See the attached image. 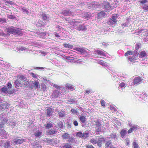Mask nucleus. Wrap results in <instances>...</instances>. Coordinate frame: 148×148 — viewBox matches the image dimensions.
I'll return each mask as SVG.
<instances>
[{
	"label": "nucleus",
	"instance_id": "58836bf2",
	"mask_svg": "<svg viewBox=\"0 0 148 148\" xmlns=\"http://www.w3.org/2000/svg\"><path fill=\"white\" fill-rule=\"evenodd\" d=\"M118 16L117 14H114L112 15L111 18L112 19L115 20V21H117L116 20V18Z\"/></svg>",
	"mask_w": 148,
	"mask_h": 148
},
{
	"label": "nucleus",
	"instance_id": "6e6552de",
	"mask_svg": "<svg viewBox=\"0 0 148 148\" xmlns=\"http://www.w3.org/2000/svg\"><path fill=\"white\" fill-rule=\"evenodd\" d=\"M56 132V129H51L47 131L46 132V134L47 135H51L55 134Z\"/></svg>",
	"mask_w": 148,
	"mask_h": 148
},
{
	"label": "nucleus",
	"instance_id": "864d4df0",
	"mask_svg": "<svg viewBox=\"0 0 148 148\" xmlns=\"http://www.w3.org/2000/svg\"><path fill=\"white\" fill-rule=\"evenodd\" d=\"M8 88H11L12 87V85L10 82H8L7 85Z\"/></svg>",
	"mask_w": 148,
	"mask_h": 148
},
{
	"label": "nucleus",
	"instance_id": "aec40b11",
	"mask_svg": "<svg viewBox=\"0 0 148 148\" xmlns=\"http://www.w3.org/2000/svg\"><path fill=\"white\" fill-rule=\"evenodd\" d=\"M112 147V145L110 141H108L106 142L105 145L106 148H111Z\"/></svg>",
	"mask_w": 148,
	"mask_h": 148
},
{
	"label": "nucleus",
	"instance_id": "4468645a",
	"mask_svg": "<svg viewBox=\"0 0 148 148\" xmlns=\"http://www.w3.org/2000/svg\"><path fill=\"white\" fill-rule=\"evenodd\" d=\"M25 140L23 139H15L14 140V142L16 144H22L25 141Z\"/></svg>",
	"mask_w": 148,
	"mask_h": 148
},
{
	"label": "nucleus",
	"instance_id": "473e14b6",
	"mask_svg": "<svg viewBox=\"0 0 148 148\" xmlns=\"http://www.w3.org/2000/svg\"><path fill=\"white\" fill-rule=\"evenodd\" d=\"M63 148H72L71 145L68 143H65L63 146Z\"/></svg>",
	"mask_w": 148,
	"mask_h": 148
},
{
	"label": "nucleus",
	"instance_id": "338daca9",
	"mask_svg": "<svg viewBox=\"0 0 148 148\" xmlns=\"http://www.w3.org/2000/svg\"><path fill=\"white\" fill-rule=\"evenodd\" d=\"M71 112L73 113H77V111L75 109H72L71 110Z\"/></svg>",
	"mask_w": 148,
	"mask_h": 148
},
{
	"label": "nucleus",
	"instance_id": "052dcab7",
	"mask_svg": "<svg viewBox=\"0 0 148 148\" xmlns=\"http://www.w3.org/2000/svg\"><path fill=\"white\" fill-rule=\"evenodd\" d=\"M73 124L75 126H77L78 125V123L76 120L74 121L73 122Z\"/></svg>",
	"mask_w": 148,
	"mask_h": 148
},
{
	"label": "nucleus",
	"instance_id": "c03bdc74",
	"mask_svg": "<svg viewBox=\"0 0 148 148\" xmlns=\"http://www.w3.org/2000/svg\"><path fill=\"white\" fill-rule=\"evenodd\" d=\"M101 104L102 106L104 107L106 105V102L105 101L102 99H101L100 101Z\"/></svg>",
	"mask_w": 148,
	"mask_h": 148
},
{
	"label": "nucleus",
	"instance_id": "cd10ccee",
	"mask_svg": "<svg viewBox=\"0 0 148 148\" xmlns=\"http://www.w3.org/2000/svg\"><path fill=\"white\" fill-rule=\"evenodd\" d=\"M146 55V53L144 51H141L139 55V57L141 58H143V57H145Z\"/></svg>",
	"mask_w": 148,
	"mask_h": 148
},
{
	"label": "nucleus",
	"instance_id": "79ce46f5",
	"mask_svg": "<svg viewBox=\"0 0 148 148\" xmlns=\"http://www.w3.org/2000/svg\"><path fill=\"white\" fill-rule=\"evenodd\" d=\"M76 135L77 136L82 138V137L83 133L82 132H78L77 133Z\"/></svg>",
	"mask_w": 148,
	"mask_h": 148
},
{
	"label": "nucleus",
	"instance_id": "4d7b16f0",
	"mask_svg": "<svg viewBox=\"0 0 148 148\" xmlns=\"http://www.w3.org/2000/svg\"><path fill=\"white\" fill-rule=\"evenodd\" d=\"M140 44H136L135 45V49L136 50H138L140 48Z\"/></svg>",
	"mask_w": 148,
	"mask_h": 148
},
{
	"label": "nucleus",
	"instance_id": "20e7f679",
	"mask_svg": "<svg viewBox=\"0 0 148 148\" xmlns=\"http://www.w3.org/2000/svg\"><path fill=\"white\" fill-rule=\"evenodd\" d=\"M46 142L47 143L49 144H52L53 145L55 144V143L56 144L57 143V138H55V139H49L48 138H47L46 140Z\"/></svg>",
	"mask_w": 148,
	"mask_h": 148
},
{
	"label": "nucleus",
	"instance_id": "774afa93",
	"mask_svg": "<svg viewBox=\"0 0 148 148\" xmlns=\"http://www.w3.org/2000/svg\"><path fill=\"white\" fill-rule=\"evenodd\" d=\"M53 87H55L57 89H60V87L59 86L57 85H54L53 86Z\"/></svg>",
	"mask_w": 148,
	"mask_h": 148
},
{
	"label": "nucleus",
	"instance_id": "9b49d317",
	"mask_svg": "<svg viewBox=\"0 0 148 148\" xmlns=\"http://www.w3.org/2000/svg\"><path fill=\"white\" fill-rule=\"evenodd\" d=\"M53 112V110L52 108H50L47 110V114L48 117H50Z\"/></svg>",
	"mask_w": 148,
	"mask_h": 148
},
{
	"label": "nucleus",
	"instance_id": "4be33fe9",
	"mask_svg": "<svg viewBox=\"0 0 148 148\" xmlns=\"http://www.w3.org/2000/svg\"><path fill=\"white\" fill-rule=\"evenodd\" d=\"M46 85L44 83H42L41 84V90L43 91H45L46 90Z\"/></svg>",
	"mask_w": 148,
	"mask_h": 148
},
{
	"label": "nucleus",
	"instance_id": "f257e3e1",
	"mask_svg": "<svg viewBox=\"0 0 148 148\" xmlns=\"http://www.w3.org/2000/svg\"><path fill=\"white\" fill-rule=\"evenodd\" d=\"M142 78L140 76H138L134 78L133 80V83L134 85L138 84L141 83Z\"/></svg>",
	"mask_w": 148,
	"mask_h": 148
},
{
	"label": "nucleus",
	"instance_id": "39448f33",
	"mask_svg": "<svg viewBox=\"0 0 148 148\" xmlns=\"http://www.w3.org/2000/svg\"><path fill=\"white\" fill-rule=\"evenodd\" d=\"M79 119L81 122L83 123H84L87 122L86 117L84 114H82L79 117Z\"/></svg>",
	"mask_w": 148,
	"mask_h": 148
},
{
	"label": "nucleus",
	"instance_id": "4c0bfd02",
	"mask_svg": "<svg viewBox=\"0 0 148 148\" xmlns=\"http://www.w3.org/2000/svg\"><path fill=\"white\" fill-rule=\"evenodd\" d=\"M68 139V142L69 143H72L75 140V138L73 137H71L69 136Z\"/></svg>",
	"mask_w": 148,
	"mask_h": 148
},
{
	"label": "nucleus",
	"instance_id": "bf43d9fd",
	"mask_svg": "<svg viewBox=\"0 0 148 148\" xmlns=\"http://www.w3.org/2000/svg\"><path fill=\"white\" fill-rule=\"evenodd\" d=\"M58 126L60 128H63V124L61 122L59 123Z\"/></svg>",
	"mask_w": 148,
	"mask_h": 148
},
{
	"label": "nucleus",
	"instance_id": "f704fd0d",
	"mask_svg": "<svg viewBox=\"0 0 148 148\" xmlns=\"http://www.w3.org/2000/svg\"><path fill=\"white\" fill-rule=\"evenodd\" d=\"M63 14L65 16H69L71 14V13L69 11L65 10L63 12Z\"/></svg>",
	"mask_w": 148,
	"mask_h": 148
},
{
	"label": "nucleus",
	"instance_id": "1a4fd4ad",
	"mask_svg": "<svg viewBox=\"0 0 148 148\" xmlns=\"http://www.w3.org/2000/svg\"><path fill=\"white\" fill-rule=\"evenodd\" d=\"M117 21H115L111 19L107 22V23L109 25L113 26L115 25L117 23Z\"/></svg>",
	"mask_w": 148,
	"mask_h": 148
},
{
	"label": "nucleus",
	"instance_id": "a19ab883",
	"mask_svg": "<svg viewBox=\"0 0 148 148\" xmlns=\"http://www.w3.org/2000/svg\"><path fill=\"white\" fill-rule=\"evenodd\" d=\"M133 52L132 51H127L125 54V56H127L128 55H130L132 54Z\"/></svg>",
	"mask_w": 148,
	"mask_h": 148
},
{
	"label": "nucleus",
	"instance_id": "0eeeda50",
	"mask_svg": "<svg viewBox=\"0 0 148 148\" xmlns=\"http://www.w3.org/2000/svg\"><path fill=\"white\" fill-rule=\"evenodd\" d=\"M33 83V87H31V88L32 89L34 88L35 89H38L39 86L40 85L39 82L37 80H36L34 81Z\"/></svg>",
	"mask_w": 148,
	"mask_h": 148
},
{
	"label": "nucleus",
	"instance_id": "5fc2aeb1",
	"mask_svg": "<svg viewBox=\"0 0 148 148\" xmlns=\"http://www.w3.org/2000/svg\"><path fill=\"white\" fill-rule=\"evenodd\" d=\"M7 17L8 18L11 19H13L15 18V17L14 16L12 15H10L7 16Z\"/></svg>",
	"mask_w": 148,
	"mask_h": 148
},
{
	"label": "nucleus",
	"instance_id": "603ef678",
	"mask_svg": "<svg viewBox=\"0 0 148 148\" xmlns=\"http://www.w3.org/2000/svg\"><path fill=\"white\" fill-rule=\"evenodd\" d=\"M92 92V91L91 90H85V93L87 94H89V93H91Z\"/></svg>",
	"mask_w": 148,
	"mask_h": 148
},
{
	"label": "nucleus",
	"instance_id": "0e129e2a",
	"mask_svg": "<svg viewBox=\"0 0 148 148\" xmlns=\"http://www.w3.org/2000/svg\"><path fill=\"white\" fill-rule=\"evenodd\" d=\"M125 85V84L124 83V82H122L121 83L120 85H119V86L121 87H124Z\"/></svg>",
	"mask_w": 148,
	"mask_h": 148
},
{
	"label": "nucleus",
	"instance_id": "b1692460",
	"mask_svg": "<svg viewBox=\"0 0 148 148\" xmlns=\"http://www.w3.org/2000/svg\"><path fill=\"white\" fill-rule=\"evenodd\" d=\"M53 125L52 123H49L47 124L44 125L45 128L47 129H49L50 128H51L52 127Z\"/></svg>",
	"mask_w": 148,
	"mask_h": 148
},
{
	"label": "nucleus",
	"instance_id": "7ed1b4c3",
	"mask_svg": "<svg viewBox=\"0 0 148 148\" xmlns=\"http://www.w3.org/2000/svg\"><path fill=\"white\" fill-rule=\"evenodd\" d=\"M14 83L16 88H18L19 87H22V81L17 79L15 81Z\"/></svg>",
	"mask_w": 148,
	"mask_h": 148
},
{
	"label": "nucleus",
	"instance_id": "a878e982",
	"mask_svg": "<svg viewBox=\"0 0 148 148\" xmlns=\"http://www.w3.org/2000/svg\"><path fill=\"white\" fill-rule=\"evenodd\" d=\"M58 115L60 117H63L65 115V112L63 111H61L58 112Z\"/></svg>",
	"mask_w": 148,
	"mask_h": 148
},
{
	"label": "nucleus",
	"instance_id": "f3484780",
	"mask_svg": "<svg viewBox=\"0 0 148 148\" xmlns=\"http://www.w3.org/2000/svg\"><path fill=\"white\" fill-rule=\"evenodd\" d=\"M77 29L79 31H83L86 29L85 26L83 25H79L76 27Z\"/></svg>",
	"mask_w": 148,
	"mask_h": 148
},
{
	"label": "nucleus",
	"instance_id": "bb28decb",
	"mask_svg": "<svg viewBox=\"0 0 148 148\" xmlns=\"http://www.w3.org/2000/svg\"><path fill=\"white\" fill-rule=\"evenodd\" d=\"M41 16L42 17L43 20L44 21H47L49 19V17L47 16L45 14H42Z\"/></svg>",
	"mask_w": 148,
	"mask_h": 148
},
{
	"label": "nucleus",
	"instance_id": "09e8293b",
	"mask_svg": "<svg viewBox=\"0 0 148 148\" xmlns=\"http://www.w3.org/2000/svg\"><path fill=\"white\" fill-rule=\"evenodd\" d=\"M110 136L111 138L115 139V138H116V133L114 134H111L110 135Z\"/></svg>",
	"mask_w": 148,
	"mask_h": 148
},
{
	"label": "nucleus",
	"instance_id": "6e6d98bb",
	"mask_svg": "<svg viewBox=\"0 0 148 148\" xmlns=\"http://www.w3.org/2000/svg\"><path fill=\"white\" fill-rule=\"evenodd\" d=\"M26 49V48L25 47H19L18 48V50L19 51H22L23 50H25Z\"/></svg>",
	"mask_w": 148,
	"mask_h": 148
},
{
	"label": "nucleus",
	"instance_id": "13d9d810",
	"mask_svg": "<svg viewBox=\"0 0 148 148\" xmlns=\"http://www.w3.org/2000/svg\"><path fill=\"white\" fill-rule=\"evenodd\" d=\"M67 128L68 129L70 128L71 127V123L69 122L67 123Z\"/></svg>",
	"mask_w": 148,
	"mask_h": 148
},
{
	"label": "nucleus",
	"instance_id": "a18cd8bd",
	"mask_svg": "<svg viewBox=\"0 0 148 148\" xmlns=\"http://www.w3.org/2000/svg\"><path fill=\"white\" fill-rule=\"evenodd\" d=\"M90 142L93 144H95L97 143V141L95 139H92L90 140Z\"/></svg>",
	"mask_w": 148,
	"mask_h": 148
},
{
	"label": "nucleus",
	"instance_id": "f03ea898",
	"mask_svg": "<svg viewBox=\"0 0 148 148\" xmlns=\"http://www.w3.org/2000/svg\"><path fill=\"white\" fill-rule=\"evenodd\" d=\"M60 94V91L58 90H55L53 92L51 96L52 98L55 99L58 97Z\"/></svg>",
	"mask_w": 148,
	"mask_h": 148
},
{
	"label": "nucleus",
	"instance_id": "37998d69",
	"mask_svg": "<svg viewBox=\"0 0 148 148\" xmlns=\"http://www.w3.org/2000/svg\"><path fill=\"white\" fill-rule=\"evenodd\" d=\"M133 145L134 148H138L139 147L137 143L136 142H133Z\"/></svg>",
	"mask_w": 148,
	"mask_h": 148
},
{
	"label": "nucleus",
	"instance_id": "680f3d73",
	"mask_svg": "<svg viewBox=\"0 0 148 148\" xmlns=\"http://www.w3.org/2000/svg\"><path fill=\"white\" fill-rule=\"evenodd\" d=\"M132 128V129L133 131H136L138 129V128L136 126H132L131 127Z\"/></svg>",
	"mask_w": 148,
	"mask_h": 148
},
{
	"label": "nucleus",
	"instance_id": "7c9ffc66",
	"mask_svg": "<svg viewBox=\"0 0 148 148\" xmlns=\"http://www.w3.org/2000/svg\"><path fill=\"white\" fill-rule=\"evenodd\" d=\"M33 147L34 148H40L41 146L37 144V142H34L33 143Z\"/></svg>",
	"mask_w": 148,
	"mask_h": 148
},
{
	"label": "nucleus",
	"instance_id": "a211bd4d",
	"mask_svg": "<svg viewBox=\"0 0 148 148\" xmlns=\"http://www.w3.org/2000/svg\"><path fill=\"white\" fill-rule=\"evenodd\" d=\"M0 91L4 93H8V90L6 86H5L2 87L0 89Z\"/></svg>",
	"mask_w": 148,
	"mask_h": 148
},
{
	"label": "nucleus",
	"instance_id": "412c9836",
	"mask_svg": "<svg viewBox=\"0 0 148 148\" xmlns=\"http://www.w3.org/2000/svg\"><path fill=\"white\" fill-rule=\"evenodd\" d=\"M126 131L125 130H123L121 131L120 132L121 136L122 138L125 137V136L126 135Z\"/></svg>",
	"mask_w": 148,
	"mask_h": 148
},
{
	"label": "nucleus",
	"instance_id": "ddd939ff",
	"mask_svg": "<svg viewBox=\"0 0 148 148\" xmlns=\"http://www.w3.org/2000/svg\"><path fill=\"white\" fill-rule=\"evenodd\" d=\"M66 89L69 90H71V91L74 90V88L73 85L70 84H67L65 85Z\"/></svg>",
	"mask_w": 148,
	"mask_h": 148
},
{
	"label": "nucleus",
	"instance_id": "c756f323",
	"mask_svg": "<svg viewBox=\"0 0 148 148\" xmlns=\"http://www.w3.org/2000/svg\"><path fill=\"white\" fill-rule=\"evenodd\" d=\"M42 134V132H40L39 131H37L34 134L35 136L37 138L39 137Z\"/></svg>",
	"mask_w": 148,
	"mask_h": 148
},
{
	"label": "nucleus",
	"instance_id": "e2e57ef3",
	"mask_svg": "<svg viewBox=\"0 0 148 148\" xmlns=\"http://www.w3.org/2000/svg\"><path fill=\"white\" fill-rule=\"evenodd\" d=\"M6 20L5 19H3L1 18H0V22H2L3 23H6Z\"/></svg>",
	"mask_w": 148,
	"mask_h": 148
},
{
	"label": "nucleus",
	"instance_id": "9d476101",
	"mask_svg": "<svg viewBox=\"0 0 148 148\" xmlns=\"http://www.w3.org/2000/svg\"><path fill=\"white\" fill-rule=\"evenodd\" d=\"M7 31L8 33L13 34L15 32V29L13 27H9L7 28Z\"/></svg>",
	"mask_w": 148,
	"mask_h": 148
},
{
	"label": "nucleus",
	"instance_id": "c9c22d12",
	"mask_svg": "<svg viewBox=\"0 0 148 148\" xmlns=\"http://www.w3.org/2000/svg\"><path fill=\"white\" fill-rule=\"evenodd\" d=\"M89 134L87 133H83L82 137V138L85 139L89 136Z\"/></svg>",
	"mask_w": 148,
	"mask_h": 148
},
{
	"label": "nucleus",
	"instance_id": "e433bc0d",
	"mask_svg": "<svg viewBox=\"0 0 148 148\" xmlns=\"http://www.w3.org/2000/svg\"><path fill=\"white\" fill-rule=\"evenodd\" d=\"M14 33H16L17 34L19 35H20L22 34L21 30H20L18 28L15 29V31Z\"/></svg>",
	"mask_w": 148,
	"mask_h": 148
},
{
	"label": "nucleus",
	"instance_id": "f8f14e48",
	"mask_svg": "<svg viewBox=\"0 0 148 148\" xmlns=\"http://www.w3.org/2000/svg\"><path fill=\"white\" fill-rule=\"evenodd\" d=\"M74 49L82 53H85L86 52V50L84 47H75Z\"/></svg>",
	"mask_w": 148,
	"mask_h": 148
},
{
	"label": "nucleus",
	"instance_id": "423d86ee",
	"mask_svg": "<svg viewBox=\"0 0 148 148\" xmlns=\"http://www.w3.org/2000/svg\"><path fill=\"white\" fill-rule=\"evenodd\" d=\"M105 141V140L104 138H99L97 141V145L99 147H101L102 146V143H103Z\"/></svg>",
	"mask_w": 148,
	"mask_h": 148
},
{
	"label": "nucleus",
	"instance_id": "c85d7f7f",
	"mask_svg": "<svg viewBox=\"0 0 148 148\" xmlns=\"http://www.w3.org/2000/svg\"><path fill=\"white\" fill-rule=\"evenodd\" d=\"M64 46L66 48L72 49L73 47V46L69 44H68L65 42L63 44Z\"/></svg>",
	"mask_w": 148,
	"mask_h": 148
},
{
	"label": "nucleus",
	"instance_id": "72a5a7b5",
	"mask_svg": "<svg viewBox=\"0 0 148 148\" xmlns=\"http://www.w3.org/2000/svg\"><path fill=\"white\" fill-rule=\"evenodd\" d=\"M95 125L97 127H101V124L100 123V121L99 120H97L96 121H95Z\"/></svg>",
	"mask_w": 148,
	"mask_h": 148
},
{
	"label": "nucleus",
	"instance_id": "2f4dec72",
	"mask_svg": "<svg viewBox=\"0 0 148 148\" xmlns=\"http://www.w3.org/2000/svg\"><path fill=\"white\" fill-rule=\"evenodd\" d=\"M105 16V13L104 11H101L98 14V16L100 18L104 17Z\"/></svg>",
	"mask_w": 148,
	"mask_h": 148
},
{
	"label": "nucleus",
	"instance_id": "ea45409f",
	"mask_svg": "<svg viewBox=\"0 0 148 148\" xmlns=\"http://www.w3.org/2000/svg\"><path fill=\"white\" fill-rule=\"evenodd\" d=\"M143 9L145 12L148 11V5H144L143 7Z\"/></svg>",
	"mask_w": 148,
	"mask_h": 148
},
{
	"label": "nucleus",
	"instance_id": "6ab92c4d",
	"mask_svg": "<svg viewBox=\"0 0 148 148\" xmlns=\"http://www.w3.org/2000/svg\"><path fill=\"white\" fill-rule=\"evenodd\" d=\"M17 78L18 79L23 80L26 79V77L23 75L21 74L18 75L16 76Z\"/></svg>",
	"mask_w": 148,
	"mask_h": 148
},
{
	"label": "nucleus",
	"instance_id": "de8ad7c7",
	"mask_svg": "<svg viewBox=\"0 0 148 148\" xmlns=\"http://www.w3.org/2000/svg\"><path fill=\"white\" fill-rule=\"evenodd\" d=\"M125 140L126 141V145L128 146L130 143V139L128 138H127L125 139Z\"/></svg>",
	"mask_w": 148,
	"mask_h": 148
},
{
	"label": "nucleus",
	"instance_id": "5701e85b",
	"mask_svg": "<svg viewBox=\"0 0 148 148\" xmlns=\"http://www.w3.org/2000/svg\"><path fill=\"white\" fill-rule=\"evenodd\" d=\"M69 136V135L67 133H65L62 135V137L64 139H68Z\"/></svg>",
	"mask_w": 148,
	"mask_h": 148
},
{
	"label": "nucleus",
	"instance_id": "69168bd1",
	"mask_svg": "<svg viewBox=\"0 0 148 148\" xmlns=\"http://www.w3.org/2000/svg\"><path fill=\"white\" fill-rule=\"evenodd\" d=\"M85 17L86 18H89L90 17V15L87 12H86L85 14Z\"/></svg>",
	"mask_w": 148,
	"mask_h": 148
},
{
	"label": "nucleus",
	"instance_id": "49530a36",
	"mask_svg": "<svg viewBox=\"0 0 148 148\" xmlns=\"http://www.w3.org/2000/svg\"><path fill=\"white\" fill-rule=\"evenodd\" d=\"M85 146L86 148H95L91 145L86 144Z\"/></svg>",
	"mask_w": 148,
	"mask_h": 148
},
{
	"label": "nucleus",
	"instance_id": "393cba45",
	"mask_svg": "<svg viewBox=\"0 0 148 148\" xmlns=\"http://www.w3.org/2000/svg\"><path fill=\"white\" fill-rule=\"evenodd\" d=\"M69 23H70V24L71 25H73V26L77 25L78 24V23H80L79 22H78V21H75V20L74 19H73L71 20V21H70V22Z\"/></svg>",
	"mask_w": 148,
	"mask_h": 148
},
{
	"label": "nucleus",
	"instance_id": "dca6fc26",
	"mask_svg": "<svg viewBox=\"0 0 148 148\" xmlns=\"http://www.w3.org/2000/svg\"><path fill=\"white\" fill-rule=\"evenodd\" d=\"M29 83V81L27 79L22 81V87H26L28 86Z\"/></svg>",
	"mask_w": 148,
	"mask_h": 148
},
{
	"label": "nucleus",
	"instance_id": "8fccbe9b",
	"mask_svg": "<svg viewBox=\"0 0 148 148\" xmlns=\"http://www.w3.org/2000/svg\"><path fill=\"white\" fill-rule=\"evenodd\" d=\"M30 74L34 78H37V76L36 74L34 73H33L32 72L30 73Z\"/></svg>",
	"mask_w": 148,
	"mask_h": 148
},
{
	"label": "nucleus",
	"instance_id": "2eb2a0df",
	"mask_svg": "<svg viewBox=\"0 0 148 148\" xmlns=\"http://www.w3.org/2000/svg\"><path fill=\"white\" fill-rule=\"evenodd\" d=\"M95 52L97 54L101 56H105V53L103 51L100 50H97L95 51Z\"/></svg>",
	"mask_w": 148,
	"mask_h": 148
},
{
	"label": "nucleus",
	"instance_id": "3c124183",
	"mask_svg": "<svg viewBox=\"0 0 148 148\" xmlns=\"http://www.w3.org/2000/svg\"><path fill=\"white\" fill-rule=\"evenodd\" d=\"M148 2L147 0H143V1H140L139 2L140 3V4H144L147 3Z\"/></svg>",
	"mask_w": 148,
	"mask_h": 148
}]
</instances>
